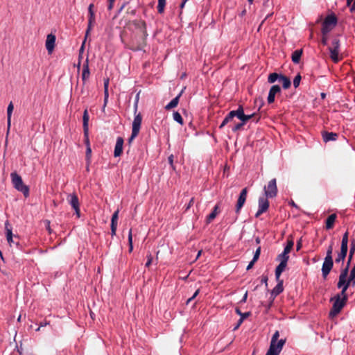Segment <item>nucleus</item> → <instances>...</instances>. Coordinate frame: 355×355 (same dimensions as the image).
Returning a JSON list of instances; mask_svg holds the SVG:
<instances>
[{
  "instance_id": "1",
  "label": "nucleus",
  "mask_w": 355,
  "mask_h": 355,
  "mask_svg": "<svg viewBox=\"0 0 355 355\" xmlns=\"http://www.w3.org/2000/svg\"><path fill=\"white\" fill-rule=\"evenodd\" d=\"M132 23L135 28L139 29L142 32L143 35L141 36L142 41L141 43L135 44L133 42L129 49L133 51H144V49L146 46V37L148 35L146 31V24L141 19L133 20Z\"/></svg>"
},
{
  "instance_id": "2",
  "label": "nucleus",
  "mask_w": 355,
  "mask_h": 355,
  "mask_svg": "<svg viewBox=\"0 0 355 355\" xmlns=\"http://www.w3.org/2000/svg\"><path fill=\"white\" fill-rule=\"evenodd\" d=\"M334 302L329 313V315L331 316H335L338 315L341 311L343 308L345 306L348 300L346 291H345V293H343L342 289L340 293L337 294L334 297ZM331 300H333V299H331Z\"/></svg>"
},
{
  "instance_id": "3",
  "label": "nucleus",
  "mask_w": 355,
  "mask_h": 355,
  "mask_svg": "<svg viewBox=\"0 0 355 355\" xmlns=\"http://www.w3.org/2000/svg\"><path fill=\"white\" fill-rule=\"evenodd\" d=\"M10 177L13 187L18 191L21 192L25 198L28 197L29 187L24 184L21 177L17 172L11 173Z\"/></svg>"
},
{
  "instance_id": "4",
  "label": "nucleus",
  "mask_w": 355,
  "mask_h": 355,
  "mask_svg": "<svg viewBox=\"0 0 355 355\" xmlns=\"http://www.w3.org/2000/svg\"><path fill=\"white\" fill-rule=\"evenodd\" d=\"M340 40L338 38L333 39L331 46L329 47L330 58L334 63H338L342 57L339 56Z\"/></svg>"
},
{
  "instance_id": "5",
  "label": "nucleus",
  "mask_w": 355,
  "mask_h": 355,
  "mask_svg": "<svg viewBox=\"0 0 355 355\" xmlns=\"http://www.w3.org/2000/svg\"><path fill=\"white\" fill-rule=\"evenodd\" d=\"M263 191L266 198H273L276 197L278 193L276 178L270 180L268 185L264 187Z\"/></svg>"
},
{
  "instance_id": "6",
  "label": "nucleus",
  "mask_w": 355,
  "mask_h": 355,
  "mask_svg": "<svg viewBox=\"0 0 355 355\" xmlns=\"http://www.w3.org/2000/svg\"><path fill=\"white\" fill-rule=\"evenodd\" d=\"M268 198H266V196L259 197L258 200L259 208L258 211L255 214L256 218L259 217L262 214L266 212L268 209L270 203Z\"/></svg>"
},
{
  "instance_id": "7",
  "label": "nucleus",
  "mask_w": 355,
  "mask_h": 355,
  "mask_svg": "<svg viewBox=\"0 0 355 355\" xmlns=\"http://www.w3.org/2000/svg\"><path fill=\"white\" fill-rule=\"evenodd\" d=\"M247 194L248 188L245 187L241 190L236 204L235 211L237 214H239L241 208L243 207L246 201Z\"/></svg>"
},
{
  "instance_id": "8",
  "label": "nucleus",
  "mask_w": 355,
  "mask_h": 355,
  "mask_svg": "<svg viewBox=\"0 0 355 355\" xmlns=\"http://www.w3.org/2000/svg\"><path fill=\"white\" fill-rule=\"evenodd\" d=\"M334 266L333 259L324 258L322 266V275L326 279Z\"/></svg>"
},
{
  "instance_id": "9",
  "label": "nucleus",
  "mask_w": 355,
  "mask_h": 355,
  "mask_svg": "<svg viewBox=\"0 0 355 355\" xmlns=\"http://www.w3.org/2000/svg\"><path fill=\"white\" fill-rule=\"evenodd\" d=\"M5 230H6V239L10 245L11 243H15L17 245H19V241H15L13 238L19 239L17 236L12 234V227L10 226V224L9 223V220H6L5 222Z\"/></svg>"
},
{
  "instance_id": "10",
  "label": "nucleus",
  "mask_w": 355,
  "mask_h": 355,
  "mask_svg": "<svg viewBox=\"0 0 355 355\" xmlns=\"http://www.w3.org/2000/svg\"><path fill=\"white\" fill-rule=\"evenodd\" d=\"M349 268L348 266H346V267L341 270L339 275V280L337 284V287L338 288H343L346 285V282H347V277L349 272Z\"/></svg>"
},
{
  "instance_id": "11",
  "label": "nucleus",
  "mask_w": 355,
  "mask_h": 355,
  "mask_svg": "<svg viewBox=\"0 0 355 355\" xmlns=\"http://www.w3.org/2000/svg\"><path fill=\"white\" fill-rule=\"evenodd\" d=\"M280 93H281V87H279V85H272L269 90V93H268V98H267L268 103L269 104L274 103L276 94H280Z\"/></svg>"
},
{
  "instance_id": "12",
  "label": "nucleus",
  "mask_w": 355,
  "mask_h": 355,
  "mask_svg": "<svg viewBox=\"0 0 355 355\" xmlns=\"http://www.w3.org/2000/svg\"><path fill=\"white\" fill-rule=\"evenodd\" d=\"M55 35L51 33L49 34L46 37L45 45L46 49L49 54H51L53 52L55 48Z\"/></svg>"
},
{
  "instance_id": "13",
  "label": "nucleus",
  "mask_w": 355,
  "mask_h": 355,
  "mask_svg": "<svg viewBox=\"0 0 355 355\" xmlns=\"http://www.w3.org/2000/svg\"><path fill=\"white\" fill-rule=\"evenodd\" d=\"M286 343V339H280L278 342L270 343L268 350L280 354L284 344Z\"/></svg>"
},
{
  "instance_id": "14",
  "label": "nucleus",
  "mask_w": 355,
  "mask_h": 355,
  "mask_svg": "<svg viewBox=\"0 0 355 355\" xmlns=\"http://www.w3.org/2000/svg\"><path fill=\"white\" fill-rule=\"evenodd\" d=\"M321 135L323 141L325 143L336 141L338 138V134L332 132L322 131Z\"/></svg>"
},
{
  "instance_id": "15",
  "label": "nucleus",
  "mask_w": 355,
  "mask_h": 355,
  "mask_svg": "<svg viewBox=\"0 0 355 355\" xmlns=\"http://www.w3.org/2000/svg\"><path fill=\"white\" fill-rule=\"evenodd\" d=\"M119 210H116L112 216L111 218V234L112 236L116 235L117 224H118V218H119Z\"/></svg>"
},
{
  "instance_id": "16",
  "label": "nucleus",
  "mask_w": 355,
  "mask_h": 355,
  "mask_svg": "<svg viewBox=\"0 0 355 355\" xmlns=\"http://www.w3.org/2000/svg\"><path fill=\"white\" fill-rule=\"evenodd\" d=\"M123 139L121 137H117L116 142L114 148V157H119L123 153Z\"/></svg>"
},
{
  "instance_id": "17",
  "label": "nucleus",
  "mask_w": 355,
  "mask_h": 355,
  "mask_svg": "<svg viewBox=\"0 0 355 355\" xmlns=\"http://www.w3.org/2000/svg\"><path fill=\"white\" fill-rule=\"evenodd\" d=\"M277 284L270 292V295L272 296V299H275L278 295H279L284 291L283 280L280 279L279 278V280H277Z\"/></svg>"
},
{
  "instance_id": "18",
  "label": "nucleus",
  "mask_w": 355,
  "mask_h": 355,
  "mask_svg": "<svg viewBox=\"0 0 355 355\" xmlns=\"http://www.w3.org/2000/svg\"><path fill=\"white\" fill-rule=\"evenodd\" d=\"M89 76L90 71L89 68V60L88 58H87L83 67L82 80L83 84H85L86 81L89 79Z\"/></svg>"
},
{
  "instance_id": "19",
  "label": "nucleus",
  "mask_w": 355,
  "mask_h": 355,
  "mask_svg": "<svg viewBox=\"0 0 355 355\" xmlns=\"http://www.w3.org/2000/svg\"><path fill=\"white\" fill-rule=\"evenodd\" d=\"M142 121V116L140 113L138 114H135L133 122H132V130H134V133L135 132H139L140 130L141 124Z\"/></svg>"
},
{
  "instance_id": "20",
  "label": "nucleus",
  "mask_w": 355,
  "mask_h": 355,
  "mask_svg": "<svg viewBox=\"0 0 355 355\" xmlns=\"http://www.w3.org/2000/svg\"><path fill=\"white\" fill-rule=\"evenodd\" d=\"M338 23V19L334 14L329 15L324 19L323 24L331 26L332 28L335 27Z\"/></svg>"
},
{
  "instance_id": "21",
  "label": "nucleus",
  "mask_w": 355,
  "mask_h": 355,
  "mask_svg": "<svg viewBox=\"0 0 355 355\" xmlns=\"http://www.w3.org/2000/svg\"><path fill=\"white\" fill-rule=\"evenodd\" d=\"M67 200L73 209L80 206L79 200L76 193L69 194Z\"/></svg>"
},
{
  "instance_id": "22",
  "label": "nucleus",
  "mask_w": 355,
  "mask_h": 355,
  "mask_svg": "<svg viewBox=\"0 0 355 355\" xmlns=\"http://www.w3.org/2000/svg\"><path fill=\"white\" fill-rule=\"evenodd\" d=\"M279 264L275 268V279L279 280L281 274L285 270L287 266V262L279 261Z\"/></svg>"
},
{
  "instance_id": "23",
  "label": "nucleus",
  "mask_w": 355,
  "mask_h": 355,
  "mask_svg": "<svg viewBox=\"0 0 355 355\" xmlns=\"http://www.w3.org/2000/svg\"><path fill=\"white\" fill-rule=\"evenodd\" d=\"M220 212L219 205L216 204L214 207L212 211L207 216L206 223L207 224L210 223L217 216V214Z\"/></svg>"
},
{
  "instance_id": "24",
  "label": "nucleus",
  "mask_w": 355,
  "mask_h": 355,
  "mask_svg": "<svg viewBox=\"0 0 355 355\" xmlns=\"http://www.w3.org/2000/svg\"><path fill=\"white\" fill-rule=\"evenodd\" d=\"M183 89L180 92V94L175 97L174 98L173 100L171 101L170 103H168L166 107H165V109L167 110H170L174 107H175L178 103H179V99L180 98V96H182V93H183Z\"/></svg>"
},
{
  "instance_id": "25",
  "label": "nucleus",
  "mask_w": 355,
  "mask_h": 355,
  "mask_svg": "<svg viewBox=\"0 0 355 355\" xmlns=\"http://www.w3.org/2000/svg\"><path fill=\"white\" fill-rule=\"evenodd\" d=\"M104 102L103 110H104L105 106L107 105L108 98H109V92H108V87H109V78H106L104 80Z\"/></svg>"
},
{
  "instance_id": "26",
  "label": "nucleus",
  "mask_w": 355,
  "mask_h": 355,
  "mask_svg": "<svg viewBox=\"0 0 355 355\" xmlns=\"http://www.w3.org/2000/svg\"><path fill=\"white\" fill-rule=\"evenodd\" d=\"M336 218H337V216L336 214H332L327 217V218L326 219V222H325L326 228L327 230H330L334 227Z\"/></svg>"
},
{
  "instance_id": "27",
  "label": "nucleus",
  "mask_w": 355,
  "mask_h": 355,
  "mask_svg": "<svg viewBox=\"0 0 355 355\" xmlns=\"http://www.w3.org/2000/svg\"><path fill=\"white\" fill-rule=\"evenodd\" d=\"M303 51L302 49H297L295 51L293 52L291 55V60L293 63L298 64L300 63L301 57L302 55Z\"/></svg>"
},
{
  "instance_id": "28",
  "label": "nucleus",
  "mask_w": 355,
  "mask_h": 355,
  "mask_svg": "<svg viewBox=\"0 0 355 355\" xmlns=\"http://www.w3.org/2000/svg\"><path fill=\"white\" fill-rule=\"evenodd\" d=\"M353 279H355V266L352 268V269L350 271V274L347 279V282H346V285L343 288V293H344L345 291H347L348 288L350 286V282L352 281Z\"/></svg>"
},
{
  "instance_id": "29",
  "label": "nucleus",
  "mask_w": 355,
  "mask_h": 355,
  "mask_svg": "<svg viewBox=\"0 0 355 355\" xmlns=\"http://www.w3.org/2000/svg\"><path fill=\"white\" fill-rule=\"evenodd\" d=\"M14 109V105L12 102H10L7 108V124H8V130L10 129L11 124V116L12 113Z\"/></svg>"
},
{
  "instance_id": "30",
  "label": "nucleus",
  "mask_w": 355,
  "mask_h": 355,
  "mask_svg": "<svg viewBox=\"0 0 355 355\" xmlns=\"http://www.w3.org/2000/svg\"><path fill=\"white\" fill-rule=\"evenodd\" d=\"M89 116L88 111L87 109H85L84 110L83 116V130H89Z\"/></svg>"
},
{
  "instance_id": "31",
  "label": "nucleus",
  "mask_w": 355,
  "mask_h": 355,
  "mask_svg": "<svg viewBox=\"0 0 355 355\" xmlns=\"http://www.w3.org/2000/svg\"><path fill=\"white\" fill-rule=\"evenodd\" d=\"M282 76V74H281V73H277L275 72L271 73L268 76V82L269 83H274L277 80L279 81Z\"/></svg>"
},
{
  "instance_id": "32",
  "label": "nucleus",
  "mask_w": 355,
  "mask_h": 355,
  "mask_svg": "<svg viewBox=\"0 0 355 355\" xmlns=\"http://www.w3.org/2000/svg\"><path fill=\"white\" fill-rule=\"evenodd\" d=\"M347 250H348L340 248V251L335 259L336 263H339L345 260L347 254Z\"/></svg>"
},
{
  "instance_id": "33",
  "label": "nucleus",
  "mask_w": 355,
  "mask_h": 355,
  "mask_svg": "<svg viewBox=\"0 0 355 355\" xmlns=\"http://www.w3.org/2000/svg\"><path fill=\"white\" fill-rule=\"evenodd\" d=\"M279 81L282 82V87L284 89H288L291 85V81L290 78L283 74Z\"/></svg>"
},
{
  "instance_id": "34",
  "label": "nucleus",
  "mask_w": 355,
  "mask_h": 355,
  "mask_svg": "<svg viewBox=\"0 0 355 355\" xmlns=\"http://www.w3.org/2000/svg\"><path fill=\"white\" fill-rule=\"evenodd\" d=\"M293 245H294V241L293 240L292 236H290L287 239L286 245L285 246V248L284 249V252H286L288 254H289L291 252V250L293 249Z\"/></svg>"
},
{
  "instance_id": "35",
  "label": "nucleus",
  "mask_w": 355,
  "mask_h": 355,
  "mask_svg": "<svg viewBox=\"0 0 355 355\" xmlns=\"http://www.w3.org/2000/svg\"><path fill=\"white\" fill-rule=\"evenodd\" d=\"M94 4L91 3L89 6L88 8V21H89V24H94L95 22V15L94 12L93 11Z\"/></svg>"
},
{
  "instance_id": "36",
  "label": "nucleus",
  "mask_w": 355,
  "mask_h": 355,
  "mask_svg": "<svg viewBox=\"0 0 355 355\" xmlns=\"http://www.w3.org/2000/svg\"><path fill=\"white\" fill-rule=\"evenodd\" d=\"M348 232L347 231L343 236L340 248L348 250Z\"/></svg>"
},
{
  "instance_id": "37",
  "label": "nucleus",
  "mask_w": 355,
  "mask_h": 355,
  "mask_svg": "<svg viewBox=\"0 0 355 355\" xmlns=\"http://www.w3.org/2000/svg\"><path fill=\"white\" fill-rule=\"evenodd\" d=\"M288 259H289L288 254L284 251L281 254H279L276 258L277 261H283V262H288Z\"/></svg>"
},
{
  "instance_id": "38",
  "label": "nucleus",
  "mask_w": 355,
  "mask_h": 355,
  "mask_svg": "<svg viewBox=\"0 0 355 355\" xmlns=\"http://www.w3.org/2000/svg\"><path fill=\"white\" fill-rule=\"evenodd\" d=\"M165 6L166 0H158L157 12L159 13H162L164 10Z\"/></svg>"
},
{
  "instance_id": "39",
  "label": "nucleus",
  "mask_w": 355,
  "mask_h": 355,
  "mask_svg": "<svg viewBox=\"0 0 355 355\" xmlns=\"http://www.w3.org/2000/svg\"><path fill=\"white\" fill-rule=\"evenodd\" d=\"M173 119L177 121L178 123L182 125L183 124V119L181 114L178 112H174L173 113Z\"/></svg>"
},
{
  "instance_id": "40",
  "label": "nucleus",
  "mask_w": 355,
  "mask_h": 355,
  "mask_svg": "<svg viewBox=\"0 0 355 355\" xmlns=\"http://www.w3.org/2000/svg\"><path fill=\"white\" fill-rule=\"evenodd\" d=\"M332 27L325 25L322 23V27L321 30L322 35L327 36V35L332 30Z\"/></svg>"
},
{
  "instance_id": "41",
  "label": "nucleus",
  "mask_w": 355,
  "mask_h": 355,
  "mask_svg": "<svg viewBox=\"0 0 355 355\" xmlns=\"http://www.w3.org/2000/svg\"><path fill=\"white\" fill-rule=\"evenodd\" d=\"M332 27L325 25L322 23V27L321 30L322 35L327 36V35L332 30Z\"/></svg>"
},
{
  "instance_id": "42",
  "label": "nucleus",
  "mask_w": 355,
  "mask_h": 355,
  "mask_svg": "<svg viewBox=\"0 0 355 355\" xmlns=\"http://www.w3.org/2000/svg\"><path fill=\"white\" fill-rule=\"evenodd\" d=\"M332 27L325 25L322 23V27L321 30L322 35L327 36V35L332 30Z\"/></svg>"
},
{
  "instance_id": "43",
  "label": "nucleus",
  "mask_w": 355,
  "mask_h": 355,
  "mask_svg": "<svg viewBox=\"0 0 355 355\" xmlns=\"http://www.w3.org/2000/svg\"><path fill=\"white\" fill-rule=\"evenodd\" d=\"M128 239L129 244V252H131L133 250L132 229H130L129 230Z\"/></svg>"
},
{
  "instance_id": "44",
  "label": "nucleus",
  "mask_w": 355,
  "mask_h": 355,
  "mask_svg": "<svg viewBox=\"0 0 355 355\" xmlns=\"http://www.w3.org/2000/svg\"><path fill=\"white\" fill-rule=\"evenodd\" d=\"M84 133V143L86 147L90 146V141L89 139V130H83Z\"/></svg>"
},
{
  "instance_id": "45",
  "label": "nucleus",
  "mask_w": 355,
  "mask_h": 355,
  "mask_svg": "<svg viewBox=\"0 0 355 355\" xmlns=\"http://www.w3.org/2000/svg\"><path fill=\"white\" fill-rule=\"evenodd\" d=\"M333 245H334V242H333V241H331V244H330V245H329V246L327 248V254H326L325 258L333 259V257H332V253H333Z\"/></svg>"
},
{
  "instance_id": "46",
  "label": "nucleus",
  "mask_w": 355,
  "mask_h": 355,
  "mask_svg": "<svg viewBox=\"0 0 355 355\" xmlns=\"http://www.w3.org/2000/svg\"><path fill=\"white\" fill-rule=\"evenodd\" d=\"M243 114H244L243 107V105H239L238 109L236 110V117L241 120V118L243 117Z\"/></svg>"
},
{
  "instance_id": "47",
  "label": "nucleus",
  "mask_w": 355,
  "mask_h": 355,
  "mask_svg": "<svg viewBox=\"0 0 355 355\" xmlns=\"http://www.w3.org/2000/svg\"><path fill=\"white\" fill-rule=\"evenodd\" d=\"M256 115L255 113L251 114H243V117L241 118V121L245 124L247 121H248L252 118L254 117Z\"/></svg>"
},
{
  "instance_id": "48",
  "label": "nucleus",
  "mask_w": 355,
  "mask_h": 355,
  "mask_svg": "<svg viewBox=\"0 0 355 355\" xmlns=\"http://www.w3.org/2000/svg\"><path fill=\"white\" fill-rule=\"evenodd\" d=\"M301 79H302V77L300 76V73H298L295 78H294V80H293V86L295 88H297L299 85H300V81H301Z\"/></svg>"
},
{
  "instance_id": "49",
  "label": "nucleus",
  "mask_w": 355,
  "mask_h": 355,
  "mask_svg": "<svg viewBox=\"0 0 355 355\" xmlns=\"http://www.w3.org/2000/svg\"><path fill=\"white\" fill-rule=\"evenodd\" d=\"M86 160L88 163L90 162L91 157H92V149L90 146L86 147Z\"/></svg>"
},
{
  "instance_id": "50",
  "label": "nucleus",
  "mask_w": 355,
  "mask_h": 355,
  "mask_svg": "<svg viewBox=\"0 0 355 355\" xmlns=\"http://www.w3.org/2000/svg\"><path fill=\"white\" fill-rule=\"evenodd\" d=\"M85 40H83L82 45L79 49V53H78V60H82L83 58V53L85 49Z\"/></svg>"
},
{
  "instance_id": "51",
  "label": "nucleus",
  "mask_w": 355,
  "mask_h": 355,
  "mask_svg": "<svg viewBox=\"0 0 355 355\" xmlns=\"http://www.w3.org/2000/svg\"><path fill=\"white\" fill-rule=\"evenodd\" d=\"M279 331H276L274 334L272 335V338H271V340H270V343H276V342H278V339H279Z\"/></svg>"
},
{
  "instance_id": "52",
  "label": "nucleus",
  "mask_w": 355,
  "mask_h": 355,
  "mask_svg": "<svg viewBox=\"0 0 355 355\" xmlns=\"http://www.w3.org/2000/svg\"><path fill=\"white\" fill-rule=\"evenodd\" d=\"M260 254H261V247H259L256 250V251H255V252L254 254V257H253V259H252L254 260V261H257V260L259 258Z\"/></svg>"
},
{
  "instance_id": "53",
  "label": "nucleus",
  "mask_w": 355,
  "mask_h": 355,
  "mask_svg": "<svg viewBox=\"0 0 355 355\" xmlns=\"http://www.w3.org/2000/svg\"><path fill=\"white\" fill-rule=\"evenodd\" d=\"M147 262L146 263V267H149L150 266V264L152 263V261H153V256L151 254L150 252H148L147 256Z\"/></svg>"
},
{
  "instance_id": "54",
  "label": "nucleus",
  "mask_w": 355,
  "mask_h": 355,
  "mask_svg": "<svg viewBox=\"0 0 355 355\" xmlns=\"http://www.w3.org/2000/svg\"><path fill=\"white\" fill-rule=\"evenodd\" d=\"M245 124L241 121V123H239L236 124L234 127H232V130L233 132H236L239 130Z\"/></svg>"
},
{
  "instance_id": "55",
  "label": "nucleus",
  "mask_w": 355,
  "mask_h": 355,
  "mask_svg": "<svg viewBox=\"0 0 355 355\" xmlns=\"http://www.w3.org/2000/svg\"><path fill=\"white\" fill-rule=\"evenodd\" d=\"M354 253H355V246L354 245H352V246L350 245L349 253V261H352Z\"/></svg>"
},
{
  "instance_id": "56",
  "label": "nucleus",
  "mask_w": 355,
  "mask_h": 355,
  "mask_svg": "<svg viewBox=\"0 0 355 355\" xmlns=\"http://www.w3.org/2000/svg\"><path fill=\"white\" fill-rule=\"evenodd\" d=\"M250 315H251V312H250V311L245 312V313H242L241 315H240V320L243 322V320L245 319L248 318Z\"/></svg>"
},
{
  "instance_id": "57",
  "label": "nucleus",
  "mask_w": 355,
  "mask_h": 355,
  "mask_svg": "<svg viewBox=\"0 0 355 355\" xmlns=\"http://www.w3.org/2000/svg\"><path fill=\"white\" fill-rule=\"evenodd\" d=\"M93 24H89V21H88V26L86 30L85 36L84 40H87V37H88L92 28Z\"/></svg>"
},
{
  "instance_id": "58",
  "label": "nucleus",
  "mask_w": 355,
  "mask_h": 355,
  "mask_svg": "<svg viewBox=\"0 0 355 355\" xmlns=\"http://www.w3.org/2000/svg\"><path fill=\"white\" fill-rule=\"evenodd\" d=\"M139 132H135L134 133V130H132V134H131V136L128 139V144H130L131 142L132 141V140L136 137H137V135H139Z\"/></svg>"
},
{
  "instance_id": "59",
  "label": "nucleus",
  "mask_w": 355,
  "mask_h": 355,
  "mask_svg": "<svg viewBox=\"0 0 355 355\" xmlns=\"http://www.w3.org/2000/svg\"><path fill=\"white\" fill-rule=\"evenodd\" d=\"M141 41H142V40H141V37L140 38H139V39H137V38H136V37H135V38H134V39H132V40H131V42H130V44H129V46H128V48H129V47L132 44V43H133V42H134V44H137L141 43Z\"/></svg>"
},
{
  "instance_id": "60",
  "label": "nucleus",
  "mask_w": 355,
  "mask_h": 355,
  "mask_svg": "<svg viewBox=\"0 0 355 355\" xmlns=\"http://www.w3.org/2000/svg\"><path fill=\"white\" fill-rule=\"evenodd\" d=\"M173 155H171L168 157V163L170 164L171 166L173 168V170H175V166L173 165Z\"/></svg>"
},
{
  "instance_id": "61",
  "label": "nucleus",
  "mask_w": 355,
  "mask_h": 355,
  "mask_svg": "<svg viewBox=\"0 0 355 355\" xmlns=\"http://www.w3.org/2000/svg\"><path fill=\"white\" fill-rule=\"evenodd\" d=\"M115 0H108L107 10H111L114 7Z\"/></svg>"
},
{
  "instance_id": "62",
  "label": "nucleus",
  "mask_w": 355,
  "mask_h": 355,
  "mask_svg": "<svg viewBox=\"0 0 355 355\" xmlns=\"http://www.w3.org/2000/svg\"><path fill=\"white\" fill-rule=\"evenodd\" d=\"M261 282V284H265L266 286H268V277L264 275L262 276Z\"/></svg>"
},
{
  "instance_id": "63",
  "label": "nucleus",
  "mask_w": 355,
  "mask_h": 355,
  "mask_svg": "<svg viewBox=\"0 0 355 355\" xmlns=\"http://www.w3.org/2000/svg\"><path fill=\"white\" fill-rule=\"evenodd\" d=\"M229 122L227 121V119H226V117H225V119H223V122L221 123V124L219 125V128L220 129H222L225 125H227Z\"/></svg>"
},
{
  "instance_id": "64",
  "label": "nucleus",
  "mask_w": 355,
  "mask_h": 355,
  "mask_svg": "<svg viewBox=\"0 0 355 355\" xmlns=\"http://www.w3.org/2000/svg\"><path fill=\"white\" fill-rule=\"evenodd\" d=\"M321 43L324 46H326L327 44V36L322 35V40H321Z\"/></svg>"
}]
</instances>
